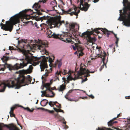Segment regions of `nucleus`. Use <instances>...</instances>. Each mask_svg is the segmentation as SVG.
I'll list each match as a JSON object with an SVG mask.
<instances>
[{
  "label": "nucleus",
  "mask_w": 130,
  "mask_h": 130,
  "mask_svg": "<svg viewBox=\"0 0 130 130\" xmlns=\"http://www.w3.org/2000/svg\"><path fill=\"white\" fill-rule=\"evenodd\" d=\"M22 52L25 57L24 59H22V63H20L19 64L17 63L13 66L11 64H8L6 62L4 61V62L5 63L3 65L4 66V68H1L0 70L4 71L5 69L7 68L10 71L14 70L18 68H23L26 66L28 63L31 64L32 65L35 66L38 64L41 60L42 61L41 62L40 65L41 71H43L44 68H47L46 63L45 62L46 59L45 56L42 55L39 57L34 56H32L33 54L30 53L29 50H24Z\"/></svg>",
  "instance_id": "1"
},
{
  "label": "nucleus",
  "mask_w": 130,
  "mask_h": 130,
  "mask_svg": "<svg viewBox=\"0 0 130 130\" xmlns=\"http://www.w3.org/2000/svg\"><path fill=\"white\" fill-rule=\"evenodd\" d=\"M33 67L30 65L28 69L26 70H22L15 72L16 73H19V75L17 79H15V81L7 80L0 83V92H4L6 87L9 88H14L19 89L21 86L28 85V84H30L32 78L30 76L27 75L26 77L24 76V74L30 73L32 71Z\"/></svg>",
  "instance_id": "2"
},
{
  "label": "nucleus",
  "mask_w": 130,
  "mask_h": 130,
  "mask_svg": "<svg viewBox=\"0 0 130 130\" xmlns=\"http://www.w3.org/2000/svg\"><path fill=\"white\" fill-rule=\"evenodd\" d=\"M124 7L123 8V14L125 19V20L120 18L121 13L122 10H119L120 16L118 20L120 21H123V25L127 27L130 26V4H129L128 0H123L122 2Z\"/></svg>",
  "instance_id": "3"
},
{
  "label": "nucleus",
  "mask_w": 130,
  "mask_h": 130,
  "mask_svg": "<svg viewBox=\"0 0 130 130\" xmlns=\"http://www.w3.org/2000/svg\"><path fill=\"white\" fill-rule=\"evenodd\" d=\"M77 9V8L75 7L74 9L70 8L66 11H65L62 9H61V10L63 13L66 14H70L71 16L74 14L77 16L78 15V14L80 12V10H79L77 12H76Z\"/></svg>",
  "instance_id": "4"
},
{
  "label": "nucleus",
  "mask_w": 130,
  "mask_h": 130,
  "mask_svg": "<svg viewBox=\"0 0 130 130\" xmlns=\"http://www.w3.org/2000/svg\"><path fill=\"white\" fill-rule=\"evenodd\" d=\"M80 1L79 6L78 7V8L82 10L86 11L88 10V9L90 6V5L88 4L86 2L84 3V4H83V0H80Z\"/></svg>",
  "instance_id": "5"
},
{
  "label": "nucleus",
  "mask_w": 130,
  "mask_h": 130,
  "mask_svg": "<svg viewBox=\"0 0 130 130\" xmlns=\"http://www.w3.org/2000/svg\"><path fill=\"white\" fill-rule=\"evenodd\" d=\"M94 72V71L90 72L88 70H86L85 68H83L82 67H80L79 69V71L75 70V73L76 74H78L79 76L86 73H93Z\"/></svg>",
  "instance_id": "6"
},
{
  "label": "nucleus",
  "mask_w": 130,
  "mask_h": 130,
  "mask_svg": "<svg viewBox=\"0 0 130 130\" xmlns=\"http://www.w3.org/2000/svg\"><path fill=\"white\" fill-rule=\"evenodd\" d=\"M50 84L49 83H46L44 86V87H45L46 89L49 91L53 94L52 95H49L46 94L45 93V94L44 95V96L47 97H53L55 95V94L51 90L53 89L52 88L50 87Z\"/></svg>",
  "instance_id": "7"
},
{
  "label": "nucleus",
  "mask_w": 130,
  "mask_h": 130,
  "mask_svg": "<svg viewBox=\"0 0 130 130\" xmlns=\"http://www.w3.org/2000/svg\"><path fill=\"white\" fill-rule=\"evenodd\" d=\"M87 32L88 31H87L82 33V34L81 36L82 37H83V36H84L85 35H86L87 36H88L87 41H88L92 43L93 42H95V41L96 39L95 38V37L92 38L90 36H88Z\"/></svg>",
  "instance_id": "8"
},
{
  "label": "nucleus",
  "mask_w": 130,
  "mask_h": 130,
  "mask_svg": "<svg viewBox=\"0 0 130 130\" xmlns=\"http://www.w3.org/2000/svg\"><path fill=\"white\" fill-rule=\"evenodd\" d=\"M38 16L36 17L35 18V20L37 21L41 20V21L42 22V20H47V21H46V22H48V21H49L50 19L51 18V17L48 15H47L46 16L44 15L40 18H38Z\"/></svg>",
  "instance_id": "9"
},
{
  "label": "nucleus",
  "mask_w": 130,
  "mask_h": 130,
  "mask_svg": "<svg viewBox=\"0 0 130 130\" xmlns=\"http://www.w3.org/2000/svg\"><path fill=\"white\" fill-rule=\"evenodd\" d=\"M49 31H50V33H49V34L48 35V38H50L53 37L54 38H60V35L59 34H56L55 32H54L51 36H50L51 35V34L52 33V32L51 30H49Z\"/></svg>",
  "instance_id": "10"
},
{
  "label": "nucleus",
  "mask_w": 130,
  "mask_h": 130,
  "mask_svg": "<svg viewBox=\"0 0 130 130\" xmlns=\"http://www.w3.org/2000/svg\"><path fill=\"white\" fill-rule=\"evenodd\" d=\"M51 19L53 20H52V22L54 24V27L55 26H57L59 24V26H60V25H61V24L62 23H64V21H61L59 20H53V19L52 17V18Z\"/></svg>",
  "instance_id": "11"
},
{
  "label": "nucleus",
  "mask_w": 130,
  "mask_h": 130,
  "mask_svg": "<svg viewBox=\"0 0 130 130\" xmlns=\"http://www.w3.org/2000/svg\"><path fill=\"white\" fill-rule=\"evenodd\" d=\"M13 25L11 24H8L5 25L4 27V29L5 30L9 31L10 32H11L13 29Z\"/></svg>",
  "instance_id": "12"
},
{
  "label": "nucleus",
  "mask_w": 130,
  "mask_h": 130,
  "mask_svg": "<svg viewBox=\"0 0 130 130\" xmlns=\"http://www.w3.org/2000/svg\"><path fill=\"white\" fill-rule=\"evenodd\" d=\"M77 75L76 76L75 75V77L74 78H73L72 77L70 76H68L67 77V80H66L67 81V83H69V80H76V79H78L79 78V76L78 74H77Z\"/></svg>",
  "instance_id": "13"
},
{
  "label": "nucleus",
  "mask_w": 130,
  "mask_h": 130,
  "mask_svg": "<svg viewBox=\"0 0 130 130\" xmlns=\"http://www.w3.org/2000/svg\"><path fill=\"white\" fill-rule=\"evenodd\" d=\"M9 126H7V127L8 128L9 130H19L16 126L12 124H10Z\"/></svg>",
  "instance_id": "14"
},
{
  "label": "nucleus",
  "mask_w": 130,
  "mask_h": 130,
  "mask_svg": "<svg viewBox=\"0 0 130 130\" xmlns=\"http://www.w3.org/2000/svg\"><path fill=\"white\" fill-rule=\"evenodd\" d=\"M8 53H6L3 56V57L1 58V60H2V61L3 62H4V61L6 62L9 59V57H7L5 55L6 54H8Z\"/></svg>",
  "instance_id": "15"
},
{
  "label": "nucleus",
  "mask_w": 130,
  "mask_h": 130,
  "mask_svg": "<svg viewBox=\"0 0 130 130\" xmlns=\"http://www.w3.org/2000/svg\"><path fill=\"white\" fill-rule=\"evenodd\" d=\"M75 25L73 24H69V28L70 30L72 32H75L74 27Z\"/></svg>",
  "instance_id": "16"
},
{
  "label": "nucleus",
  "mask_w": 130,
  "mask_h": 130,
  "mask_svg": "<svg viewBox=\"0 0 130 130\" xmlns=\"http://www.w3.org/2000/svg\"><path fill=\"white\" fill-rule=\"evenodd\" d=\"M37 48L40 51H44L45 53L46 54H48L46 50L44 48H43L42 46L40 45L38 46H37Z\"/></svg>",
  "instance_id": "17"
},
{
  "label": "nucleus",
  "mask_w": 130,
  "mask_h": 130,
  "mask_svg": "<svg viewBox=\"0 0 130 130\" xmlns=\"http://www.w3.org/2000/svg\"><path fill=\"white\" fill-rule=\"evenodd\" d=\"M10 124H9L8 125H7L6 124H4L3 123H0V130H3L2 128L4 126H6L7 127V126H9Z\"/></svg>",
  "instance_id": "18"
},
{
  "label": "nucleus",
  "mask_w": 130,
  "mask_h": 130,
  "mask_svg": "<svg viewBox=\"0 0 130 130\" xmlns=\"http://www.w3.org/2000/svg\"><path fill=\"white\" fill-rule=\"evenodd\" d=\"M113 119H112L108 122L107 123L108 126H111L114 123H113V122H113Z\"/></svg>",
  "instance_id": "19"
},
{
  "label": "nucleus",
  "mask_w": 130,
  "mask_h": 130,
  "mask_svg": "<svg viewBox=\"0 0 130 130\" xmlns=\"http://www.w3.org/2000/svg\"><path fill=\"white\" fill-rule=\"evenodd\" d=\"M65 89V87L63 84L60 86V88L59 90V91H62Z\"/></svg>",
  "instance_id": "20"
},
{
  "label": "nucleus",
  "mask_w": 130,
  "mask_h": 130,
  "mask_svg": "<svg viewBox=\"0 0 130 130\" xmlns=\"http://www.w3.org/2000/svg\"><path fill=\"white\" fill-rule=\"evenodd\" d=\"M13 108V107H11L10 110L9 112V113L10 114V116L11 117L14 116H14V115L13 113V112L12 111V110Z\"/></svg>",
  "instance_id": "21"
},
{
  "label": "nucleus",
  "mask_w": 130,
  "mask_h": 130,
  "mask_svg": "<svg viewBox=\"0 0 130 130\" xmlns=\"http://www.w3.org/2000/svg\"><path fill=\"white\" fill-rule=\"evenodd\" d=\"M34 9L35 10V11H36V12H33V13H37V14L38 15H42V13H41L39 11V10H38V9Z\"/></svg>",
  "instance_id": "22"
},
{
  "label": "nucleus",
  "mask_w": 130,
  "mask_h": 130,
  "mask_svg": "<svg viewBox=\"0 0 130 130\" xmlns=\"http://www.w3.org/2000/svg\"><path fill=\"white\" fill-rule=\"evenodd\" d=\"M34 6H35V8H36V9H39L40 7V6L39 5L38 3H35L34 4Z\"/></svg>",
  "instance_id": "23"
},
{
  "label": "nucleus",
  "mask_w": 130,
  "mask_h": 130,
  "mask_svg": "<svg viewBox=\"0 0 130 130\" xmlns=\"http://www.w3.org/2000/svg\"><path fill=\"white\" fill-rule=\"evenodd\" d=\"M105 60V58H104L102 59V61H103L104 64L102 66H101V68L103 69V66H105L106 68V67H107L106 64H105L104 62V61Z\"/></svg>",
  "instance_id": "24"
},
{
  "label": "nucleus",
  "mask_w": 130,
  "mask_h": 130,
  "mask_svg": "<svg viewBox=\"0 0 130 130\" xmlns=\"http://www.w3.org/2000/svg\"><path fill=\"white\" fill-rule=\"evenodd\" d=\"M22 42H24L25 43H26V42L24 41L23 40H19L18 42V45H19Z\"/></svg>",
  "instance_id": "25"
},
{
  "label": "nucleus",
  "mask_w": 130,
  "mask_h": 130,
  "mask_svg": "<svg viewBox=\"0 0 130 130\" xmlns=\"http://www.w3.org/2000/svg\"><path fill=\"white\" fill-rule=\"evenodd\" d=\"M61 60H60V61H58V60H57V62L59 63L58 64V68H60L62 65V63L61 62Z\"/></svg>",
  "instance_id": "26"
},
{
  "label": "nucleus",
  "mask_w": 130,
  "mask_h": 130,
  "mask_svg": "<svg viewBox=\"0 0 130 130\" xmlns=\"http://www.w3.org/2000/svg\"><path fill=\"white\" fill-rule=\"evenodd\" d=\"M45 73L43 75V76H47L48 75V73L49 72H48V70L47 69H45Z\"/></svg>",
  "instance_id": "27"
},
{
  "label": "nucleus",
  "mask_w": 130,
  "mask_h": 130,
  "mask_svg": "<svg viewBox=\"0 0 130 130\" xmlns=\"http://www.w3.org/2000/svg\"><path fill=\"white\" fill-rule=\"evenodd\" d=\"M45 111H48L49 113H52L54 111L53 110H50L47 109H45Z\"/></svg>",
  "instance_id": "28"
},
{
  "label": "nucleus",
  "mask_w": 130,
  "mask_h": 130,
  "mask_svg": "<svg viewBox=\"0 0 130 130\" xmlns=\"http://www.w3.org/2000/svg\"><path fill=\"white\" fill-rule=\"evenodd\" d=\"M21 12H19L18 13H17V14H15L14 15H13V16H12L11 17V18H10V19H9V21H10V20H11V18H12V17H14V16H15V15H18V14H20V13H21Z\"/></svg>",
  "instance_id": "29"
},
{
  "label": "nucleus",
  "mask_w": 130,
  "mask_h": 130,
  "mask_svg": "<svg viewBox=\"0 0 130 130\" xmlns=\"http://www.w3.org/2000/svg\"><path fill=\"white\" fill-rule=\"evenodd\" d=\"M56 75H60V73H58L57 72L56 73ZM56 77H57V79H58V80L59 81V78H58V77H57V76H56Z\"/></svg>",
  "instance_id": "30"
},
{
  "label": "nucleus",
  "mask_w": 130,
  "mask_h": 130,
  "mask_svg": "<svg viewBox=\"0 0 130 130\" xmlns=\"http://www.w3.org/2000/svg\"><path fill=\"white\" fill-rule=\"evenodd\" d=\"M20 106V107H21L23 108L24 109H26V110H27L28 111V110H29V108L28 107L25 108V107H23L22 106Z\"/></svg>",
  "instance_id": "31"
},
{
  "label": "nucleus",
  "mask_w": 130,
  "mask_h": 130,
  "mask_svg": "<svg viewBox=\"0 0 130 130\" xmlns=\"http://www.w3.org/2000/svg\"><path fill=\"white\" fill-rule=\"evenodd\" d=\"M44 100H45L46 101H47V102H45V105H46L47 104V103H48V101L46 99H43L42 100V101H44Z\"/></svg>",
  "instance_id": "32"
},
{
  "label": "nucleus",
  "mask_w": 130,
  "mask_h": 130,
  "mask_svg": "<svg viewBox=\"0 0 130 130\" xmlns=\"http://www.w3.org/2000/svg\"><path fill=\"white\" fill-rule=\"evenodd\" d=\"M95 30H94L93 31H91L89 32V34H93V33L95 31Z\"/></svg>",
  "instance_id": "33"
},
{
  "label": "nucleus",
  "mask_w": 130,
  "mask_h": 130,
  "mask_svg": "<svg viewBox=\"0 0 130 130\" xmlns=\"http://www.w3.org/2000/svg\"><path fill=\"white\" fill-rule=\"evenodd\" d=\"M16 47L17 48L16 49H15L16 50H19V51H20V52L22 51V50H21V49L18 47H17V46H16Z\"/></svg>",
  "instance_id": "34"
},
{
  "label": "nucleus",
  "mask_w": 130,
  "mask_h": 130,
  "mask_svg": "<svg viewBox=\"0 0 130 130\" xmlns=\"http://www.w3.org/2000/svg\"><path fill=\"white\" fill-rule=\"evenodd\" d=\"M58 112H62L63 113H64V111H63V110L61 109H58Z\"/></svg>",
  "instance_id": "35"
},
{
  "label": "nucleus",
  "mask_w": 130,
  "mask_h": 130,
  "mask_svg": "<svg viewBox=\"0 0 130 130\" xmlns=\"http://www.w3.org/2000/svg\"><path fill=\"white\" fill-rule=\"evenodd\" d=\"M37 109H42L43 110H44L45 111V109H44V108H42V107H38V108H37Z\"/></svg>",
  "instance_id": "36"
},
{
  "label": "nucleus",
  "mask_w": 130,
  "mask_h": 130,
  "mask_svg": "<svg viewBox=\"0 0 130 130\" xmlns=\"http://www.w3.org/2000/svg\"><path fill=\"white\" fill-rule=\"evenodd\" d=\"M46 0H42V1H39L38 2V3L40 2H43V3H44L45 2H46Z\"/></svg>",
  "instance_id": "37"
},
{
  "label": "nucleus",
  "mask_w": 130,
  "mask_h": 130,
  "mask_svg": "<svg viewBox=\"0 0 130 130\" xmlns=\"http://www.w3.org/2000/svg\"><path fill=\"white\" fill-rule=\"evenodd\" d=\"M52 61V59L50 58L48 60V62L50 63L51 64V61Z\"/></svg>",
  "instance_id": "38"
},
{
  "label": "nucleus",
  "mask_w": 130,
  "mask_h": 130,
  "mask_svg": "<svg viewBox=\"0 0 130 130\" xmlns=\"http://www.w3.org/2000/svg\"><path fill=\"white\" fill-rule=\"evenodd\" d=\"M87 80V78L86 77L84 79H83L82 81V82L83 83L84 82L86 81Z\"/></svg>",
  "instance_id": "39"
},
{
  "label": "nucleus",
  "mask_w": 130,
  "mask_h": 130,
  "mask_svg": "<svg viewBox=\"0 0 130 130\" xmlns=\"http://www.w3.org/2000/svg\"><path fill=\"white\" fill-rule=\"evenodd\" d=\"M75 90V89H72L71 90H70L69 91H68V93H71L73 91V90Z\"/></svg>",
  "instance_id": "40"
},
{
  "label": "nucleus",
  "mask_w": 130,
  "mask_h": 130,
  "mask_svg": "<svg viewBox=\"0 0 130 130\" xmlns=\"http://www.w3.org/2000/svg\"><path fill=\"white\" fill-rule=\"evenodd\" d=\"M53 109L56 112H58V109H56V108H54V107L53 108Z\"/></svg>",
  "instance_id": "41"
},
{
  "label": "nucleus",
  "mask_w": 130,
  "mask_h": 130,
  "mask_svg": "<svg viewBox=\"0 0 130 130\" xmlns=\"http://www.w3.org/2000/svg\"><path fill=\"white\" fill-rule=\"evenodd\" d=\"M92 99H93L94 98V96L92 94H91L90 95H88Z\"/></svg>",
  "instance_id": "42"
},
{
  "label": "nucleus",
  "mask_w": 130,
  "mask_h": 130,
  "mask_svg": "<svg viewBox=\"0 0 130 130\" xmlns=\"http://www.w3.org/2000/svg\"><path fill=\"white\" fill-rule=\"evenodd\" d=\"M41 92L42 93V94H44V93H46V91L44 90L43 91H41Z\"/></svg>",
  "instance_id": "43"
},
{
  "label": "nucleus",
  "mask_w": 130,
  "mask_h": 130,
  "mask_svg": "<svg viewBox=\"0 0 130 130\" xmlns=\"http://www.w3.org/2000/svg\"><path fill=\"white\" fill-rule=\"evenodd\" d=\"M119 39V38H117V40L115 42L116 44H118Z\"/></svg>",
  "instance_id": "44"
},
{
  "label": "nucleus",
  "mask_w": 130,
  "mask_h": 130,
  "mask_svg": "<svg viewBox=\"0 0 130 130\" xmlns=\"http://www.w3.org/2000/svg\"><path fill=\"white\" fill-rule=\"evenodd\" d=\"M72 46L73 49L74 50H76V47L73 45H72Z\"/></svg>",
  "instance_id": "45"
},
{
  "label": "nucleus",
  "mask_w": 130,
  "mask_h": 130,
  "mask_svg": "<svg viewBox=\"0 0 130 130\" xmlns=\"http://www.w3.org/2000/svg\"><path fill=\"white\" fill-rule=\"evenodd\" d=\"M62 79L63 81V82H64V83H65V80L66 79V78L64 77H62Z\"/></svg>",
  "instance_id": "46"
},
{
  "label": "nucleus",
  "mask_w": 130,
  "mask_h": 130,
  "mask_svg": "<svg viewBox=\"0 0 130 130\" xmlns=\"http://www.w3.org/2000/svg\"><path fill=\"white\" fill-rule=\"evenodd\" d=\"M63 72H64V74H66L67 73V72L66 71V70L64 69L63 70Z\"/></svg>",
  "instance_id": "47"
},
{
  "label": "nucleus",
  "mask_w": 130,
  "mask_h": 130,
  "mask_svg": "<svg viewBox=\"0 0 130 130\" xmlns=\"http://www.w3.org/2000/svg\"><path fill=\"white\" fill-rule=\"evenodd\" d=\"M125 98L126 99H130V96H126L125 97Z\"/></svg>",
  "instance_id": "48"
},
{
  "label": "nucleus",
  "mask_w": 130,
  "mask_h": 130,
  "mask_svg": "<svg viewBox=\"0 0 130 130\" xmlns=\"http://www.w3.org/2000/svg\"><path fill=\"white\" fill-rule=\"evenodd\" d=\"M99 0H94L93 2L94 3H96L99 1Z\"/></svg>",
  "instance_id": "49"
},
{
  "label": "nucleus",
  "mask_w": 130,
  "mask_h": 130,
  "mask_svg": "<svg viewBox=\"0 0 130 130\" xmlns=\"http://www.w3.org/2000/svg\"><path fill=\"white\" fill-rule=\"evenodd\" d=\"M31 10V11H32V10H31V9H28V10H26V9H25V10H24V11H22V12H23V11H26V10H27V11H28V10Z\"/></svg>",
  "instance_id": "50"
},
{
  "label": "nucleus",
  "mask_w": 130,
  "mask_h": 130,
  "mask_svg": "<svg viewBox=\"0 0 130 130\" xmlns=\"http://www.w3.org/2000/svg\"><path fill=\"white\" fill-rule=\"evenodd\" d=\"M34 109H33L32 110H30L29 109V110H28V111L30 112H32L33 111Z\"/></svg>",
  "instance_id": "51"
},
{
  "label": "nucleus",
  "mask_w": 130,
  "mask_h": 130,
  "mask_svg": "<svg viewBox=\"0 0 130 130\" xmlns=\"http://www.w3.org/2000/svg\"><path fill=\"white\" fill-rule=\"evenodd\" d=\"M66 40L67 41L69 42H70V40H68L67 38H66Z\"/></svg>",
  "instance_id": "52"
},
{
  "label": "nucleus",
  "mask_w": 130,
  "mask_h": 130,
  "mask_svg": "<svg viewBox=\"0 0 130 130\" xmlns=\"http://www.w3.org/2000/svg\"><path fill=\"white\" fill-rule=\"evenodd\" d=\"M12 48V47L9 46V50H11Z\"/></svg>",
  "instance_id": "53"
},
{
  "label": "nucleus",
  "mask_w": 130,
  "mask_h": 130,
  "mask_svg": "<svg viewBox=\"0 0 130 130\" xmlns=\"http://www.w3.org/2000/svg\"><path fill=\"white\" fill-rule=\"evenodd\" d=\"M34 24L35 25V26L37 27V23L36 22H35V23Z\"/></svg>",
  "instance_id": "54"
},
{
  "label": "nucleus",
  "mask_w": 130,
  "mask_h": 130,
  "mask_svg": "<svg viewBox=\"0 0 130 130\" xmlns=\"http://www.w3.org/2000/svg\"><path fill=\"white\" fill-rule=\"evenodd\" d=\"M107 37H108V36H109V35H110V33H109V32H107Z\"/></svg>",
  "instance_id": "55"
},
{
  "label": "nucleus",
  "mask_w": 130,
  "mask_h": 130,
  "mask_svg": "<svg viewBox=\"0 0 130 130\" xmlns=\"http://www.w3.org/2000/svg\"><path fill=\"white\" fill-rule=\"evenodd\" d=\"M48 104L51 107H52V104L50 103H48Z\"/></svg>",
  "instance_id": "56"
},
{
  "label": "nucleus",
  "mask_w": 130,
  "mask_h": 130,
  "mask_svg": "<svg viewBox=\"0 0 130 130\" xmlns=\"http://www.w3.org/2000/svg\"><path fill=\"white\" fill-rule=\"evenodd\" d=\"M104 30L106 31V32H108V31L107 29H106V28H104Z\"/></svg>",
  "instance_id": "57"
},
{
  "label": "nucleus",
  "mask_w": 130,
  "mask_h": 130,
  "mask_svg": "<svg viewBox=\"0 0 130 130\" xmlns=\"http://www.w3.org/2000/svg\"><path fill=\"white\" fill-rule=\"evenodd\" d=\"M113 34L115 35V37L116 38V39H117V38H118L117 36H116L117 35L116 34H115L114 33H113Z\"/></svg>",
  "instance_id": "58"
},
{
  "label": "nucleus",
  "mask_w": 130,
  "mask_h": 130,
  "mask_svg": "<svg viewBox=\"0 0 130 130\" xmlns=\"http://www.w3.org/2000/svg\"><path fill=\"white\" fill-rule=\"evenodd\" d=\"M112 128H114V129H117V130L118 129V128H115V127H112Z\"/></svg>",
  "instance_id": "59"
},
{
  "label": "nucleus",
  "mask_w": 130,
  "mask_h": 130,
  "mask_svg": "<svg viewBox=\"0 0 130 130\" xmlns=\"http://www.w3.org/2000/svg\"><path fill=\"white\" fill-rule=\"evenodd\" d=\"M68 127L66 125L65 128H66V129L67 128H68Z\"/></svg>",
  "instance_id": "60"
},
{
  "label": "nucleus",
  "mask_w": 130,
  "mask_h": 130,
  "mask_svg": "<svg viewBox=\"0 0 130 130\" xmlns=\"http://www.w3.org/2000/svg\"><path fill=\"white\" fill-rule=\"evenodd\" d=\"M38 100H37V102L36 103V104H38Z\"/></svg>",
  "instance_id": "61"
},
{
  "label": "nucleus",
  "mask_w": 130,
  "mask_h": 130,
  "mask_svg": "<svg viewBox=\"0 0 130 130\" xmlns=\"http://www.w3.org/2000/svg\"><path fill=\"white\" fill-rule=\"evenodd\" d=\"M53 102H53V101H50L49 102V103H51V104H52V103H53Z\"/></svg>",
  "instance_id": "62"
},
{
  "label": "nucleus",
  "mask_w": 130,
  "mask_h": 130,
  "mask_svg": "<svg viewBox=\"0 0 130 130\" xmlns=\"http://www.w3.org/2000/svg\"><path fill=\"white\" fill-rule=\"evenodd\" d=\"M29 22H25V23H24L25 24H27Z\"/></svg>",
  "instance_id": "63"
},
{
  "label": "nucleus",
  "mask_w": 130,
  "mask_h": 130,
  "mask_svg": "<svg viewBox=\"0 0 130 130\" xmlns=\"http://www.w3.org/2000/svg\"><path fill=\"white\" fill-rule=\"evenodd\" d=\"M97 130H102V129H101L100 128L98 127V129Z\"/></svg>",
  "instance_id": "64"
}]
</instances>
